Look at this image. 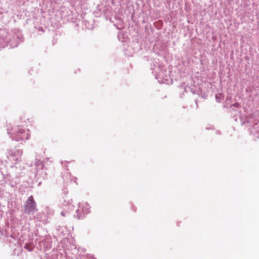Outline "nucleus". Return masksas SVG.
Instances as JSON below:
<instances>
[{
  "label": "nucleus",
  "instance_id": "obj_1",
  "mask_svg": "<svg viewBox=\"0 0 259 259\" xmlns=\"http://www.w3.org/2000/svg\"><path fill=\"white\" fill-rule=\"evenodd\" d=\"M37 210L36 203L34 200L33 196H29L26 200L24 206V212L29 214L36 212Z\"/></svg>",
  "mask_w": 259,
  "mask_h": 259
},
{
  "label": "nucleus",
  "instance_id": "obj_2",
  "mask_svg": "<svg viewBox=\"0 0 259 259\" xmlns=\"http://www.w3.org/2000/svg\"><path fill=\"white\" fill-rule=\"evenodd\" d=\"M79 207L81 209L83 213H87L89 212L90 207L87 203H80Z\"/></svg>",
  "mask_w": 259,
  "mask_h": 259
},
{
  "label": "nucleus",
  "instance_id": "obj_3",
  "mask_svg": "<svg viewBox=\"0 0 259 259\" xmlns=\"http://www.w3.org/2000/svg\"><path fill=\"white\" fill-rule=\"evenodd\" d=\"M23 134V131H19L17 134L18 136H20V137L16 138V140L17 141H19L20 140H23L25 139V136Z\"/></svg>",
  "mask_w": 259,
  "mask_h": 259
},
{
  "label": "nucleus",
  "instance_id": "obj_4",
  "mask_svg": "<svg viewBox=\"0 0 259 259\" xmlns=\"http://www.w3.org/2000/svg\"><path fill=\"white\" fill-rule=\"evenodd\" d=\"M25 248L27 249L28 250L31 251V249H29L28 244H26Z\"/></svg>",
  "mask_w": 259,
  "mask_h": 259
},
{
  "label": "nucleus",
  "instance_id": "obj_5",
  "mask_svg": "<svg viewBox=\"0 0 259 259\" xmlns=\"http://www.w3.org/2000/svg\"><path fill=\"white\" fill-rule=\"evenodd\" d=\"M234 106L236 107H238L239 106V104L238 103L234 104Z\"/></svg>",
  "mask_w": 259,
  "mask_h": 259
}]
</instances>
